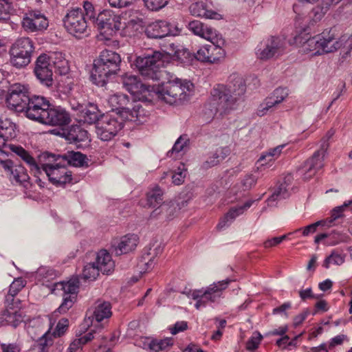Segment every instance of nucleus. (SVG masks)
Returning a JSON list of instances; mask_svg holds the SVG:
<instances>
[{
	"label": "nucleus",
	"mask_w": 352,
	"mask_h": 352,
	"mask_svg": "<svg viewBox=\"0 0 352 352\" xmlns=\"http://www.w3.org/2000/svg\"><path fill=\"white\" fill-rule=\"evenodd\" d=\"M17 0H0V21H6L10 18L16 6Z\"/></svg>",
	"instance_id": "46"
},
{
	"label": "nucleus",
	"mask_w": 352,
	"mask_h": 352,
	"mask_svg": "<svg viewBox=\"0 0 352 352\" xmlns=\"http://www.w3.org/2000/svg\"><path fill=\"white\" fill-rule=\"evenodd\" d=\"M334 46L336 51L344 48L348 51L352 50V34L351 35L343 34L338 39L334 38Z\"/></svg>",
	"instance_id": "50"
},
{
	"label": "nucleus",
	"mask_w": 352,
	"mask_h": 352,
	"mask_svg": "<svg viewBox=\"0 0 352 352\" xmlns=\"http://www.w3.org/2000/svg\"><path fill=\"white\" fill-rule=\"evenodd\" d=\"M170 56L167 53L153 52L137 57L135 66L140 74L145 79L159 80L160 78V69L169 62Z\"/></svg>",
	"instance_id": "5"
},
{
	"label": "nucleus",
	"mask_w": 352,
	"mask_h": 352,
	"mask_svg": "<svg viewBox=\"0 0 352 352\" xmlns=\"http://www.w3.org/2000/svg\"><path fill=\"white\" fill-rule=\"evenodd\" d=\"M334 130L330 129L322 139L321 148L316 151L311 157L308 159L300 168L299 171L303 179L309 180L313 177L318 170L323 167V160L326 150L328 148V141L333 136Z\"/></svg>",
	"instance_id": "9"
},
{
	"label": "nucleus",
	"mask_w": 352,
	"mask_h": 352,
	"mask_svg": "<svg viewBox=\"0 0 352 352\" xmlns=\"http://www.w3.org/2000/svg\"><path fill=\"white\" fill-rule=\"evenodd\" d=\"M52 68L50 56L42 54L37 58L34 74L40 82L47 87H51L53 84Z\"/></svg>",
	"instance_id": "18"
},
{
	"label": "nucleus",
	"mask_w": 352,
	"mask_h": 352,
	"mask_svg": "<svg viewBox=\"0 0 352 352\" xmlns=\"http://www.w3.org/2000/svg\"><path fill=\"white\" fill-rule=\"evenodd\" d=\"M16 124L8 118L0 117V134L8 140L16 136Z\"/></svg>",
	"instance_id": "41"
},
{
	"label": "nucleus",
	"mask_w": 352,
	"mask_h": 352,
	"mask_svg": "<svg viewBox=\"0 0 352 352\" xmlns=\"http://www.w3.org/2000/svg\"><path fill=\"white\" fill-rule=\"evenodd\" d=\"M21 25L27 32H40L47 28L49 22L41 11L29 10L23 14Z\"/></svg>",
	"instance_id": "16"
},
{
	"label": "nucleus",
	"mask_w": 352,
	"mask_h": 352,
	"mask_svg": "<svg viewBox=\"0 0 352 352\" xmlns=\"http://www.w3.org/2000/svg\"><path fill=\"white\" fill-rule=\"evenodd\" d=\"M100 116L101 112L98 106L94 103H89L80 111V118L82 121L89 124L98 122Z\"/></svg>",
	"instance_id": "34"
},
{
	"label": "nucleus",
	"mask_w": 352,
	"mask_h": 352,
	"mask_svg": "<svg viewBox=\"0 0 352 352\" xmlns=\"http://www.w3.org/2000/svg\"><path fill=\"white\" fill-rule=\"evenodd\" d=\"M58 155L61 157L62 161L73 166L80 167L86 163V155L80 152L68 151L63 155Z\"/></svg>",
	"instance_id": "39"
},
{
	"label": "nucleus",
	"mask_w": 352,
	"mask_h": 352,
	"mask_svg": "<svg viewBox=\"0 0 352 352\" xmlns=\"http://www.w3.org/2000/svg\"><path fill=\"white\" fill-rule=\"evenodd\" d=\"M285 146V144L278 145L275 148H270L267 151L263 153V159H265V157H272L274 160L279 157L282 153L283 148Z\"/></svg>",
	"instance_id": "64"
},
{
	"label": "nucleus",
	"mask_w": 352,
	"mask_h": 352,
	"mask_svg": "<svg viewBox=\"0 0 352 352\" xmlns=\"http://www.w3.org/2000/svg\"><path fill=\"white\" fill-rule=\"evenodd\" d=\"M328 11V8L321 2L320 5L312 9L309 16L314 23H316L320 21Z\"/></svg>",
	"instance_id": "53"
},
{
	"label": "nucleus",
	"mask_w": 352,
	"mask_h": 352,
	"mask_svg": "<svg viewBox=\"0 0 352 352\" xmlns=\"http://www.w3.org/2000/svg\"><path fill=\"white\" fill-rule=\"evenodd\" d=\"M232 280L226 279L214 282L201 289H195L190 292V296L196 300L195 307L197 309L204 308L207 305L218 302L223 298V293Z\"/></svg>",
	"instance_id": "6"
},
{
	"label": "nucleus",
	"mask_w": 352,
	"mask_h": 352,
	"mask_svg": "<svg viewBox=\"0 0 352 352\" xmlns=\"http://www.w3.org/2000/svg\"><path fill=\"white\" fill-rule=\"evenodd\" d=\"M316 43L317 56L336 52L334 35L330 32H323L313 36Z\"/></svg>",
	"instance_id": "25"
},
{
	"label": "nucleus",
	"mask_w": 352,
	"mask_h": 352,
	"mask_svg": "<svg viewBox=\"0 0 352 352\" xmlns=\"http://www.w3.org/2000/svg\"><path fill=\"white\" fill-rule=\"evenodd\" d=\"M61 286L65 296H72L78 292L79 281L77 278H73L66 283H62Z\"/></svg>",
	"instance_id": "52"
},
{
	"label": "nucleus",
	"mask_w": 352,
	"mask_h": 352,
	"mask_svg": "<svg viewBox=\"0 0 352 352\" xmlns=\"http://www.w3.org/2000/svg\"><path fill=\"white\" fill-rule=\"evenodd\" d=\"M344 262V256L338 252L333 250L331 254L327 256L324 263L323 267L329 268L331 265H340Z\"/></svg>",
	"instance_id": "48"
},
{
	"label": "nucleus",
	"mask_w": 352,
	"mask_h": 352,
	"mask_svg": "<svg viewBox=\"0 0 352 352\" xmlns=\"http://www.w3.org/2000/svg\"><path fill=\"white\" fill-rule=\"evenodd\" d=\"M217 41H209L212 45L201 46L193 56L197 60L207 63H218L226 56V52L223 48L225 40L222 36L215 38Z\"/></svg>",
	"instance_id": "12"
},
{
	"label": "nucleus",
	"mask_w": 352,
	"mask_h": 352,
	"mask_svg": "<svg viewBox=\"0 0 352 352\" xmlns=\"http://www.w3.org/2000/svg\"><path fill=\"white\" fill-rule=\"evenodd\" d=\"M68 327L69 320L67 318L60 319L56 326L55 330L53 332V336L55 337H60L63 336L67 330Z\"/></svg>",
	"instance_id": "61"
},
{
	"label": "nucleus",
	"mask_w": 352,
	"mask_h": 352,
	"mask_svg": "<svg viewBox=\"0 0 352 352\" xmlns=\"http://www.w3.org/2000/svg\"><path fill=\"white\" fill-rule=\"evenodd\" d=\"M145 6L150 10L158 11L164 8L169 0H143Z\"/></svg>",
	"instance_id": "57"
},
{
	"label": "nucleus",
	"mask_w": 352,
	"mask_h": 352,
	"mask_svg": "<svg viewBox=\"0 0 352 352\" xmlns=\"http://www.w3.org/2000/svg\"><path fill=\"white\" fill-rule=\"evenodd\" d=\"M8 140L0 134V153L8 154L10 151L13 152L20 157L32 170L38 171V166L36 164L35 159L25 150L21 146L7 144Z\"/></svg>",
	"instance_id": "19"
},
{
	"label": "nucleus",
	"mask_w": 352,
	"mask_h": 352,
	"mask_svg": "<svg viewBox=\"0 0 352 352\" xmlns=\"http://www.w3.org/2000/svg\"><path fill=\"white\" fill-rule=\"evenodd\" d=\"M100 272L95 263H90L84 267L82 276L85 280L92 281L96 279Z\"/></svg>",
	"instance_id": "49"
},
{
	"label": "nucleus",
	"mask_w": 352,
	"mask_h": 352,
	"mask_svg": "<svg viewBox=\"0 0 352 352\" xmlns=\"http://www.w3.org/2000/svg\"><path fill=\"white\" fill-rule=\"evenodd\" d=\"M285 51V42L279 36H268L264 37L255 48L257 59L267 61L282 56Z\"/></svg>",
	"instance_id": "8"
},
{
	"label": "nucleus",
	"mask_w": 352,
	"mask_h": 352,
	"mask_svg": "<svg viewBox=\"0 0 352 352\" xmlns=\"http://www.w3.org/2000/svg\"><path fill=\"white\" fill-rule=\"evenodd\" d=\"M126 32L129 33L130 36H135L137 32H140L143 30L141 21H137L135 20H131L128 22V24L125 26Z\"/></svg>",
	"instance_id": "59"
},
{
	"label": "nucleus",
	"mask_w": 352,
	"mask_h": 352,
	"mask_svg": "<svg viewBox=\"0 0 352 352\" xmlns=\"http://www.w3.org/2000/svg\"><path fill=\"white\" fill-rule=\"evenodd\" d=\"M241 206L231 208L228 212V213L222 219H221L217 226V228L219 230H221L228 227L233 221V220L241 213Z\"/></svg>",
	"instance_id": "44"
},
{
	"label": "nucleus",
	"mask_w": 352,
	"mask_h": 352,
	"mask_svg": "<svg viewBox=\"0 0 352 352\" xmlns=\"http://www.w3.org/2000/svg\"><path fill=\"white\" fill-rule=\"evenodd\" d=\"M41 124L50 126H65L70 122L69 114L60 107L48 108Z\"/></svg>",
	"instance_id": "20"
},
{
	"label": "nucleus",
	"mask_w": 352,
	"mask_h": 352,
	"mask_svg": "<svg viewBox=\"0 0 352 352\" xmlns=\"http://www.w3.org/2000/svg\"><path fill=\"white\" fill-rule=\"evenodd\" d=\"M25 281L22 278L15 279L10 285L8 293L6 296V306L20 305V300L14 299L16 295L25 287Z\"/></svg>",
	"instance_id": "35"
},
{
	"label": "nucleus",
	"mask_w": 352,
	"mask_h": 352,
	"mask_svg": "<svg viewBox=\"0 0 352 352\" xmlns=\"http://www.w3.org/2000/svg\"><path fill=\"white\" fill-rule=\"evenodd\" d=\"M1 165L12 182L23 184L28 181L29 175L23 166L14 165L11 160L1 161Z\"/></svg>",
	"instance_id": "22"
},
{
	"label": "nucleus",
	"mask_w": 352,
	"mask_h": 352,
	"mask_svg": "<svg viewBox=\"0 0 352 352\" xmlns=\"http://www.w3.org/2000/svg\"><path fill=\"white\" fill-rule=\"evenodd\" d=\"M6 310L0 314V327L11 326L14 328L18 327L23 321V317L19 309V305L7 306Z\"/></svg>",
	"instance_id": "23"
},
{
	"label": "nucleus",
	"mask_w": 352,
	"mask_h": 352,
	"mask_svg": "<svg viewBox=\"0 0 352 352\" xmlns=\"http://www.w3.org/2000/svg\"><path fill=\"white\" fill-rule=\"evenodd\" d=\"M123 127L122 120L118 115H103L96 123V132L102 141L112 140Z\"/></svg>",
	"instance_id": "13"
},
{
	"label": "nucleus",
	"mask_w": 352,
	"mask_h": 352,
	"mask_svg": "<svg viewBox=\"0 0 352 352\" xmlns=\"http://www.w3.org/2000/svg\"><path fill=\"white\" fill-rule=\"evenodd\" d=\"M50 336V333L47 331L45 333L41 338L37 341L36 347L38 352H48L50 347H56V352H61L63 350L62 344H56L53 346V342Z\"/></svg>",
	"instance_id": "42"
},
{
	"label": "nucleus",
	"mask_w": 352,
	"mask_h": 352,
	"mask_svg": "<svg viewBox=\"0 0 352 352\" xmlns=\"http://www.w3.org/2000/svg\"><path fill=\"white\" fill-rule=\"evenodd\" d=\"M188 140L186 136L181 135L174 144L172 149L167 153V155L172 157L174 153H178L187 146Z\"/></svg>",
	"instance_id": "55"
},
{
	"label": "nucleus",
	"mask_w": 352,
	"mask_h": 352,
	"mask_svg": "<svg viewBox=\"0 0 352 352\" xmlns=\"http://www.w3.org/2000/svg\"><path fill=\"white\" fill-rule=\"evenodd\" d=\"M30 98L28 85L14 83L8 89L6 102L16 111L23 112Z\"/></svg>",
	"instance_id": "14"
},
{
	"label": "nucleus",
	"mask_w": 352,
	"mask_h": 352,
	"mask_svg": "<svg viewBox=\"0 0 352 352\" xmlns=\"http://www.w3.org/2000/svg\"><path fill=\"white\" fill-rule=\"evenodd\" d=\"M172 344V339L168 338L162 340L144 338L143 342V347L151 352L166 351Z\"/></svg>",
	"instance_id": "32"
},
{
	"label": "nucleus",
	"mask_w": 352,
	"mask_h": 352,
	"mask_svg": "<svg viewBox=\"0 0 352 352\" xmlns=\"http://www.w3.org/2000/svg\"><path fill=\"white\" fill-rule=\"evenodd\" d=\"M121 57L116 52L104 50L94 60V69L91 75L92 82L99 87L104 86L109 76L117 74L120 70Z\"/></svg>",
	"instance_id": "3"
},
{
	"label": "nucleus",
	"mask_w": 352,
	"mask_h": 352,
	"mask_svg": "<svg viewBox=\"0 0 352 352\" xmlns=\"http://www.w3.org/2000/svg\"><path fill=\"white\" fill-rule=\"evenodd\" d=\"M126 119L132 122H138L142 123L144 122V118L146 116V112L140 103H131L129 110L124 113Z\"/></svg>",
	"instance_id": "38"
},
{
	"label": "nucleus",
	"mask_w": 352,
	"mask_h": 352,
	"mask_svg": "<svg viewBox=\"0 0 352 352\" xmlns=\"http://www.w3.org/2000/svg\"><path fill=\"white\" fill-rule=\"evenodd\" d=\"M352 204V199L344 202L342 206L335 207L331 212V217L326 221V226H329L336 219L341 218L344 216V212L346 208Z\"/></svg>",
	"instance_id": "47"
},
{
	"label": "nucleus",
	"mask_w": 352,
	"mask_h": 352,
	"mask_svg": "<svg viewBox=\"0 0 352 352\" xmlns=\"http://www.w3.org/2000/svg\"><path fill=\"white\" fill-rule=\"evenodd\" d=\"M230 153V149L227 147L217 148L208 157L204 163V167L208 168L214 166L222 162Z\"/></svg>",
	"instance_id": "40"
},
{
	"label": "nucleus",
	"mask_w": 352,
	"mask_h": 352,
	"mask_svg": "<svg viewBox=\"0 0 352 352\" xmlns=\"http://www.w3.org/2000/svg\"><path fill=\"white\" fill-rule=\"evenodd\" d=\"M50 62L53 63L54 67L60 70V74H65L68 71V64L61 52H54L50 56Z\"/></svg>",
	"instance_id": "45"
},
{
	"label": "nucleus",
	"mask_w": 352,
	"mask_h": 352,
	"mask_svg": "<svg viewBox=\"0 0 352 352\" xmlns=\"http://www.w3.org/2000/svg\"><path fill=\"white\" fill-rule=\"evenodd\" d=\"M148 38H161L172 34L171 25L166 21H158L150 23L145 29Z\"/></svg>",
	"instance_id": "26"
},
{
	"label": "nucleus",
	"mask_w": 352,
	"mask_h": 352,
	"mask_svg": "<svg viewBox=\"0 0 352 352\" xmlns=\"http://www.w3.org/2000/svg\"><path fill=\"white\" fill-rule=\"evenodd\" d=\"M95 264L102 273L107 274L111 273L115 267L111 256L105 250H102L98 252Z\"/></svg>",
	"instance_id": "30"
},
{
	"label": "nucleus",
	"mask_w": 352,
	"mask_h": 352,
	"mask_svg": "<svg viewBox=\"0 0 352 352\" xmlns=\"http://www.w3.org/2000/svg\"><path fill=\"white\" fill-rule=\"evenodd\" d=\"M36 162L38 171L32 170L35 177L44 172L52 184L56 186H63L72 180V172L68 170L65 164H61V157L49 153L40 155L38 162Z\"/></svg>",
	"instance_id": "1"
},
{
	"label": "nucleus",
	"mask_w": 352,
	"mask_h": 352,
	"mask_svg": "<svg viewBox=\"0 0 352 352\" xmlns=\"http://www.w3.org/2000/svg\"><path fill=\"white\" fill-rule=\"evenodd\" d=\"M50 106L51 104L46 98L34 95L31 96L23 112L28 118L41 123Z\"/></svg>",
	"instance_id": "15"
},
{
	"label": "nucleus",
	"mask_w": 352,
	"mask_h": 352,
	"mask_svg": "<svg viewBox=\"0 0 352 352\" xmlns=\"http://www.w3.org/2000/svg\"><path fill=\"white\" fill-rule=\"evenodd\" d=\"M152 91L160 100L174 104L186 100L194 91V85L190 80L175 78L161 86H153Z\"/></svg>",
	"instance_id": "2"
},
{
	"label": "nucleus",
	"mask_w": 352,
	"mask_h": 352,
	"mask_svg": "<svg viewBox=\"0 0 352 352\" xmlns=\"http://www.w3.org/2000/svg\"><path fill=\"white\" fill-rule=\"evenodd\" d=\"M189 11L192 16L197 17L215 20H220L222 19L221 14L209 9L206 3L201 1L192 3L189 7Z\"/></svg>",
	"instance_id": "27"
},
{
	"label": "nucleus",
	"mask_w": 352,
	"mask_h": 352,
	"mask_svg": "<svg viewBox=\"0 0 352 352\" xmlns=\"http://www.w3.org/2000/svg\"><path fill=\"white\" fill-rule=\"evenodd\" d=\"M186 177V169L184 164H181L177 170L172 175L173 183L175 185H180L184 182Z\"/></svg>",
	"instance_id": "60"
},
{
	"label": "nucleus",
	"mask_w": 352,
	"mask_h": 352,
	"mask_svg": "<svg viewBox=\"0 0 352 352\" xmlns=\"http://www.w3.org/2000/svg\"><path fill=\"white\" fill-rule=\"evenodd\" d=\"M111 315V305L109 302L100 300L96 301L93 312V317L97 322L109 318Z\"/></svg>",
	"instance_id": "33"
},
{
	"label": "nucleus",
	"mask_w": 352,
	"mask_h": 352,
	"mask_svg": "<svg viewBox=\"0 0 352 352\" xmlns=\"http://www.w3.org/2000/svg\"><path fill=\"white\" fill-rule=\"evenodd\" d=\"M138 241L139 237L135 234H128L123 236L115 250L116 254L120 255L133 251L137 247Z\"/></svg>",
	"instance_id": "29"
},
{
	"label": "nucleus",
	"mask_w": 352,
	"mask_h": 352,
	"mask_svg": "<svg viewBox=\"0 0 352 352\" xmlns=\"http://www.w3.org/2000/svg\"><path fill=\"white\" fill-rule=\"evenodd\" d=\"M102 329L101 326L97 327L96 329H91L89 332L83 336L75 339L67 349V352H76L79 349L87 344V342L96 339H104V336L100 334Z\"/></svg>",
	"instance_id": "28"
},
{
	"label": "nucleus",
	"mask_w": 352,
	"mask_h": 352,
	"mask_svg": "<svg viewBox=\"0 0 352 352\" xmlns=\"http://www.w3.org/2000/svg\"><path fill=\"white\" fill-rule=\"evenodd\" d=\"M147 205L148 207L155 208L160 205L159 207L155 208L151 214V217H157L161 213H169L166 214V217L167 218L170 217V213L173 212L175 208L169 204H162L163 201V191L159 186H155L151 190H149L147 194Z\"/></svg>",
	"instance_id": "17"
},
{
	"label": "nucleus",
	"mask_w": 352,
	"mask_h": 352,
	"mask_svg": "<svg viewBox=\"0 0 352 352\" xmlns=\"http://www.w3.org/2000/svg\"><path fill=\"white\" fill-rule=\"evenodd\" d=\"M122 82L124 87L132 94L153 93V86L142 83L136 76L125 74L122 76Z\"/></svg>",
	"instance_id": "24"
},
{
	"label": "nucleus",
	"mask_w": 352,
	"mask_h": 352,
	"mask_svg": "<svg viewBox=\"0 0 352 352\" xmlns=\"http://www.w3.org/2000/svg\"><path fill=\"white\" fill-rule=\"evenodd\" d=\"M121 16L111 10H105L100 12L96 19V25L100 34L105 40H110L124 26L121 22Z\"/></svg>",
	"instance_id": "11"
},
{
	"label": "nucleus",
	"mask_w": 352,
	"mask_h": 352,
	"mask_svg": "<svg viewBox=\"0 0 352 352\" xmlns=\"http://www.w3.org/2000/svg\"><path fill=\"white\" fill-rule=\"evenodd\" d=\"M108 103L113 110H118L123 114L126 113L127 110H129V107L131 106L129 97L124 94H115L110 96Z\"/></svg>",
	"instance_id": "31"
},
{
	"label": "nucleus",
	"mask_w": 352,
	"mask_h": 352,
	"mask_svg": "<svg viewBox=\"0 0 352 352\" xmlns=\"http://www.w3.org/2000/svg\"><path fill=\"white\" fill-rule=\"evenodd\" d=\"M34 50V43L30 38L17 39L10 50L12 64L18 68L25 67L30 63Z\"/></svg>",
	"instance_id": "10"
},
{
	"label": "nucleus",
	"mask_w": 352,
	"mask_h": 352,
	"mask_svg": "<svg viewBox=\"0 0 352 352\" xmlns=\"http://www.w3.org/2000/svg\"><path fill=\"white\" fill-rule=\"evenodd\" d=\"M296 43L298 45L299 51L305 54L317 56L316 42L312 37L305 38L301 36L296 37Z\"/></svg>",
	"instance_id": "37"
},
{
	"label": "nucleus",
	"mask_w": 352,
	"mask_h": 352,
	"mask_svg": "<svg viewBox=\"0 0 352 352\" xmlns=\"http://www.w3.org/2000/svg\"><path fill=\"white\" fill-rule=\"evenodd\" d=\"M187 28L195 35L208 41H217L215 38L222 36L214 28L199 20L190 21Z\"/></svg>",
	"instance_id": "21"
},
{
	"label": "nucleus",
	"mask_w": 352,
	"mask_h": 352,
	"mask_svg": "<svg viewBox=\"0 0 352 352\" xmlns=\"http://www.w3.org/2000/svg\"><path fill=\"white\" fill-rule=\"evenodd\" d=\"M275 106L274 103L268 96L258 106L257 109V115L259 116H263Z\"/></svg>",
	"instance_id": "58"
},
{
	"label": "nucleus",
	"mask_w": 352,
	"mask_h": 352,
	"mask_svg": "<svg viewBox=\"0 0 352 352\" xmlns=\"http://www.w3.org/2000/svg\"><path fill=\"white\" fill-rule=\"evenodd\" d=\"M326 226V221H318L316 223H311L304 228H300L294 230V232H302V234L304 236H307L310 234H313L316 232L318 226Z\"/></svg>",
	"instance_id": "54"
},
{
	"label": "nucleus",
	"mask_w": 352,
	"mask_h": 352,
	"mask_svg": "<svg viewBox=\"0 0 352 352\" xmlns=\"http://www.w3.org/2000/svg\"><path fill=\"white\" fill-rule=\"evenodd\" d=\"M74 298L75 297L72 296H64L63 302L59 306L57 311L60 314L67 312L69 310V309L72 307Z\"/></svg>",
	"instance_id": "62"
},
{
	"label": "nucleus",
	"mask_w": 352,
	"mask_h": 352,
	"mask_svg": "<svg viewBox=\"0 0 352 352\" xmlns=\"http://www.w3.org/2000/svg\"><path fill=\"white\" fill-rule=\"evenodd\" d=\"M262 340L263 336L258 331H254L246 342V349L250 352H254L258 348Z\"/></svg>",
	"instance_id": "51"
},
{
	"label": "nucleus",
	"mask_w": 352,
	"mask_h": 352,
	"mask_svg": "<svg viewBox=\"0 0 352 352\" xmlns=\"http://www.w3.org/2000/svg\"><path fill=\"white\" fill-rule=\"evenodd\" d=\"M288 96L287 91L283 88H278L269 96L275 105L281 103Z\"/></svg>",
	"instance_id": "56"
},
{
	"label": "nucleus",
	"mask_w": 352,
	"mask_h": 352,
	"mask_svg": "<svg viewBox=\"0 0 352 352\" xmlns=\"http://www.w3.org/2000/svg\"><path fill=\"white\" fill-rule=\"evenodd\" d=\"M65 138L71 142H85L89 139L88 133L78 125H72L65 133Z\"/></svg>",
	"instance_id": "36"
},
{
	"label": "nucleus",
	"mask_w": 352,
	"mask_h": 352,
	"mask_svg": "<svg viewBox=\"0 0 352 352\" xmlns=\"http://www.w3.org/2000/svg\"><path fill=\"white\" fill-rule=\"evenodd\" d=\"M241 82L238 84V89H234L230 85H217L210 92L209 106L212 113H227L234 109L236 102L241 96Z\"/></svg>",
	"instance_id": "4"
},
{
	"label": "nucleus",
	"mask_w": 352,
	"mask_h": 352,
	"mask_svg": "<svg viewBox=\"0 0 352 352\" xmlns=\"http://www.w3.org/2000/svg\"><path fill=\"white\" fill-rule=\"evenodd\" d=\"M63 22L67 32L76 38H82L89 34L88 20L80 8L68 10Z\"/></svg>",
	"instance_id": "7"
},
{
	"label": "nucleus",
	"mask_w": 352,
	"mask_h": 352,
	"mask_svg": "<svg viewBox=\"0 0 352 352\" xmlns=\"http://www.w3.org/2000/svg\"><path fill=\"white\" fill-rule=\"evenodd\" d=\"M289 196L287 186L281 184L273 191L272 195L267 199V202L269 206H274L276 201L287 198Z\"/></svg>",
	"instance_id": "43"
},
{
	"label": "nucleus",
	"mask_w": 352,
	"mask_h": 352,
	"mask_svg": "<svg viewBox=\"0 0 352 352\" xmlns=\"http://www.w3.org/2000/svg\"><path fill=\"white\" fill-rule=\"evenodd\" d=\"M82 6L83 9L82 10L87 19H94L96 17V12L93 4L88 1H83Z\"/></svg>",
	"instance_id": "63"
}]
</instances>
